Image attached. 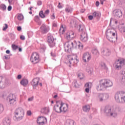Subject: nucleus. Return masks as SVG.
<instances>
[{
    "mask_svg": "<svg viewBox=\"0 0 125 125\" xmlns=\"http://www.w3.org/2000/svg\"><path fill=\"white\" fill-rule=\"evenodd\" d=\"M11 125V119L9 117H6L3 120L2 125Z\"/></svg>",
    "mask_w": 125,
    "mask_h": 125,
    "instance_id": "20",
    "label": "nucleus"
},
{
    "mask_svg": "<svg viewBox=\"0 0 125 125\" xmlns=\"http://www.w3.org/2000/svg\"><path fill=\"white\" fill-rule=\"evenodd\" d=\"M120 96L121 97V104H124V103H125V92L121 91V95Z\"/></svg>",
    "mask_w": 125,
    "mask_h": 125,
    "instance_id": "24",
    "label": "nucleus"
},
{
    "mask_svg": "<svg viewBox=\"0 0 125 125\" xmlns=\"http://www.w3.org/2000/svg\"><path fill=\"white\" fill-rule=\"evenodd\" d=\"M51 19L54 20L55 19V16L54 15V14H53L51 16Z\"/></svg>",
    "mask_w": 125,
    "mask_h": 125,
    "instance_id": "63",
    "label": "nucleus"
},
{
    "mask_svg": "<svg viewBox=\"0 0 125 125\" xmlns=\"http://www.w3.org/2000/svg\"><path fill=\"white\" fill-rule=\"evenodd\" d=\"M6 100L8 102V105L10 106H13L16 104V96L13 94H10L7 97Z\"/></svg>",
    "mask_w": 125,
    "mask_h": 125,
    "instance_id": "7",
    "label": "nucleus"
},
{
    "mask_svg": "<svg viewBox=\"0 0 125 125\" xmlns=\"http://www.w3.org/2000/svg\"><path fill=\"white\" fill-rule=\"evenodd\" d=\"M39 83H40V78H35L33 79L31 82V85H32L34 89H36V88H37V87L39 85Z\"/></svg>",
    "mask_w": 125,
    "mask_h": 125,
    "instance_id": "15",
    "label": "nucleus"
},
{
    "mask_svg": "<svg viewBox=\"0 0 125 125\" xmlns=\"http://www.w3.org/2000/svg\"><path fill=\"white\" fill-rule=\"evenodd\" d=\"M12 49H13V50H16V49H17V48H18V46H17L14 44H13L12 45Z\"/></svg>",
    "mask_w": 125,
    "mask_h": 125,
    "instance_id": "44",
    "label": "nucleus"
},
{
    "mask_svg": "<svg viewBox=\"0 0 125 125\" xmlns=\"http://www.w3.org/2000/svg\"><path fill=\"white\" fill-rule=\"evenodd\" d=\"M106 39L110 42H116L118 40V33L114 29H108L106 32Z\"/></svg>",
    "mask_w": 125,
    "mask_h": 125,
    "instance_id": "2",
    "label": "nucleus"
},
{
    "mask_svg": "<svg viewBox=\"0 0 125 125\" xmlns=\"http://www.w3.org/2000/svg\"><path fill=\"white\" fill-rule=\"evenodd\" d=\"M124 65H125V60L119 59L115 62V68L116 70H121Z\"/></svg>",
    "mask_w": 125,
    "mask_h": 125,
    "instance_id": "9",
    "label": "nucleus"
},
{
    "mask_svg": "<svg viewBox=\"0 0 125 125\" xmlns=\"http://www.w3.org/2000/svg\"><path fill=\"white\" fill-rule=\"evenodd\" d=\"M4 108H3V105L0 104V114H1L3 112Z\"/></svg>",
    "mask_w": 125,
    "mask_h": 125,
    "instance_id": "45",
    "label": "nucleus"
},
{
    "mask_svg": "<svg viewBox=\"0 0 125 125\" xmlns=\"http://www.w3.org/2000/svg\"><path fill=\"white\" fill-rule=\"evenodd\" d=\"M34 21L35 22H39V21H40V17H39V16H36L35 17Z\"/></svg>",
    "mask_w": 125,
    "mask_h": 125,
    "instance_id": "47",
    "label": "nucleus"
},
{
    "mask_svg": "<svg viewBox=\"0 0 125 125\" xmlns=\"http://www.w3.org/2000/svg\"><path fill=\"white\" fill-rule=\"evenodd\" d=\"M41 113L42 114H45V115H46V114L48 113V109H47L46 107L42 108L41 110Z\"/></svg>",
    "mask_w": 125,
    "mask_h": 125,
    "instance_id": "32",
    "label": "nucleus"
},
{
    "mask_svg": "<svg viewBox=\"0 0 125 125\" xmlns=\"http://www.w3.org/2000/svg\"><path fill=\"white\" fill-rule=\"evenodd\" d=\"M113 14L114 16H117V17H118L119 18H120V17L123 16V13L121 10H115L113 11Z\"/></svg>",
    "mask_w": 125,
    "mask_h": 125,
    "instance_id": "21",
    "label": "nucleus"
},
{
    "mask_svg": "<svg viewBox=\"0 0 125 125\" xmlns=\"http://www.w3.org/2000/svg\"><path fill=\"white\" fill-rule=\"evenodd\" d=\"M99 83V84L96 87L98 91H104L108 87L113 86V82L109 80L102 79L100 81Z\"/></svg>",
    "mask_w": 125,
    "mask_h": 125,
    "instance_id": "1",
    "label": "nucleus"
},
{
    "mask_svg": "<svg viewBox=\"0 0 125 125\" xmlns=\"http://www.w3.org/2000/svg\"><path fill=\"white\" fill-rule=\"evenodd\" d=\"M14 120L16 122L21 121L24 117V110L21 107L17 108L14 112Z\"/></svg>",
    "mask_w": 125,
    "mask_h": 125,
    "instance_id": "3",
    "label": "nucleus"
},
{
    "mask_svg": "<svg viewBox=\"0 0 125 125\" xmlns=\"http://www.w3.org/2000/svg\"><path fill=\"white\" fill-rule=\"evenodd\" d=\"M98 100L100 102H103L105 100L109 99V94L108 93H100L98 95Z\"/></svg>",
    "mask_w": 125,
    "mask_h": 125,
    "instance_id": "12",
    "label": "nucleus"
},
{
    "mask_svg": "<svg viewBox=\"0 0 125 125\" xmlns=\"http://www.w3.org/2000/svg\"><path fill=\"white\" fill-rule=\"evenodd\" d=\"M22 78V75H18V76H17V79H18V80H21V79Z\"/></svg>",
    "mask_w": 125,
    "mask_h": 125,
    "instance_id": "53",
    "label": "nucleus"
},
{
    "mask_svg": "<svg viewBox=\"0 0 125 125\" xmlns=\"http://www.w3.org/2000/svg\"><path fill=\"white\" fill-rule=\"evenodd\" d=\"M120 95H122V91L121 92H117L115 94V99L116 102L117 103H121L122 104V97H120Z\"/></svg>",
    "mask_w": 125,
    "mask_h": 125,
    "instance_id": "18",
    "label": "nucleus"
},
{
    "mask_svg": "<svg viewBox=\"0 0 125 125\" xmlns=\"http://www.w3.org/2000/svg\"><path fill=\"white\" fill-rule=\"evenodd\" d=\"M63 103H62L60 106L58 104L54 105L53 107L54 111L56 113H62V107H63Z\"/></svg>",
    "mask_w": 125,
    "mask_h": 125,
    "instance_id": "14",
    "label": "nucleus"
},
{
    "mask_svg": "<svg viewBox=\"0 0 125 125\" xmlns=\"http://www.w3.org/2000/svg\"><path fill=\"white\" fill-rule=\"evenodd\" d=\"M75 37V33L73 31L70 32L66 35V38L67 40H72Z\"/></svg>",
    "mask_w": 125,
    "mask_h": 125,
    "instance_id": "22",
    "label": "nucleus"
},
{
    "mask_svg": "<svg viewBox=\"0 0 125 125\" xmlns=\"http://www.w3.org/2000/svg\"><path fill=\"white\" fill-rule=\"evenodd\" d=\"M101 54L102 55L104 56H110L111 54V52L106 48H102L101 49Z\"/></svg>",
    "mask_w": 125,
    "mask_h": 125,
    "instance_id": "17",
    "label": "nucleus"
},
{
    "mask_svg": "<svg viewBox=\"0 0 125 125\" xmlns=\"http://www.w3.org/2000/svg\"><path fill=\"white\" fill-rule=\"evenodd\" d=\"M84 86H85V87H86V88H89V83H86V84H85Z\"/></svg>",
    "mask_w": 125,
    "mask_h": 125,
    "instance_id": "56",
    "label": "nucleus"
},
{
    "mask_svg": "<svg viewBox=\"0 0 125 125\" xmlns=\"http://www.w3.org/2000/svg\"><path fill=\"white\" fill-rule=\"evenodd\" d=\"M101 15V14L99 12L95 11L93 13V17H97V18H98V17H100Z\"/></svg>",
    "mask_w": 125,
    "mask_h": 125,
    "instance_id": "33",
    "label": "nucleus"
},
{
    "mask_svg": "<svg viewBox=\"0 0 125 125\" xmlns=\"http://www.w3.org/2000/svg\"><path fill=\"white\" fill-rule=\"evenodd\" d=\"M86 72L88 73L89 74H92V69L90 66H88L86 69Z\"/></svg>",
    "mask_w": 125,
    "mask_h": 125,
    "instance_id": "40",
    "label": "nucleus"
},
{
    "mask_svg": "<svg viewBox=\"0 0 125 125\" xmlns=\"http://www.w3.org/2000/svg\"><path fill=\"white\" fill-rule=\"evenodd\" d=\"M26 114L27 116H31L32 115V112L30 110H28Z\"/></svg>",
    "mask_w": 125,
    "mask_h": 125,
    "instance_id": "52",
    "label": "nucleus"
},
{
    "mask_svg": "<svg viewBox=\"0 0 125 125\" xmlns=\"http://www.w3.org/2000/svg\"><path fill=\"white\" fill-rule=\"evenodd\" d=\"M4 25H5V26H3L2 28L3 31H5L6 29L8 28V25H7V24L5 23Z\"/></svg>",
    "mask_w": 125,
    "mask_h": 125,
    "instance_id": "49",
    "label": "nucleus"
},
{
    "mask_svg": "<svg viewBox=\"0 0 125 125\" xmlns=\"http://www.w3.org/2000/svg\"><path fill=\"white\" fill-rule=\"evenodd\" d=\"M78 78H79L80 80H83V79L84 78V75L82 73H78Z\"/></svg>",
    "mask_w": 125,
    "mask_h": 125,
    "instance_id": "37",
    "label": "nucleus"
},
{
    "mask_svg": "<svg viewBox=\"0 0 125 125\" xmlns=\"http://www.w3.org/2000/svg\"><path fill=\"white\" fill-rule=\"evenodd\" d=\"M65 106L66 107L63 106L62 107V112H63V113H66V112H67L68 110V104H65Z\"/></svg>",
    "mask_w": 125,
    "mask_h": 125,
    "instance_id": "38",
    "label": "nucleus"
},
{
    "mask_svg": "<svg viewBox=\"0 0 125 125\" xmlns=\"http://www.w3.org/2000/svg\"><path fill=\"white\" fill-rule=\"evenodd\" d=\"M0 9L3 10V11H5L6 10V6L4 4H1L0 5Z\"/></svg>",
    "mask_w": 125,
    "mask_h": 125,
    "instance_id": "34",
    "label": "nucleus"
},
{
    "mask_svg": "<svg viewBox=\"0 0 125 125\" xmlns=\"http://www.w3.org/2000/svg\"><path fill=\"white\" fill-rule=\"evenodd\" d=\"M37 124L39 125H43L45 123H47V119L46 118L43 117V116L39 117L37 120Z\"/></svg>",
    "mask_w": 125,
    "mask_h": 125,
    "instance_id": "13",
    "label": "nucleus"
},
{
    "mask_svg": "<svg viewBox=\"0 0 125 125\" xmlns=\"http://www.w3.org/2000/svg\"><path fill=\"white\" fill-rule=\"evenodd\" d=\"M83 110L84 112H89L90 110V106L89 105H86L83 107Z\"/></svg>",
    "mask_w": 125,
    "mask_h": 125,
    "instance_id": "29",
    "label": "nucleus"
},
{
    "mask_svg": "<svg viewBox=\"0 0 125 125\" xmlns=\"http://www.w3.org/2000/svg\"><path fill=\"white\" fill-rule=\"evenodd\" d=\"M58 8H62V5H61V3H60V2H59V4H58Z\"/></svg>",
    "mask_w": 125,
    "mask_h": 125,
    "instance_id": "61",
    "label": "nucleus"
},
{
    "mask_svg": "<svg viewBox=\"0 0 125 125\" xmlns=\"http://www.w3.org/2000/svg\"><path fill=\"white\" fill-rule=\"evenodd\" d=\"M59 32L60 34H63V33H65V29H64V28L63 27V26H62L60 27Z\"/></svg>",
    "mask_w": 125,
    "mask_h": 125,
    "instance_id": "36",
    "label": "nucleus"
},
{
    "mask_svg": "<svg viewBox=\"0 0 125 125\" xmlns=\"http://www.w3.org/2000/svg\"><path fill=\"white\" fill-rule=\"evenodd\" d=\"M118 29L121 33H125V24L122 23L120 24Z\"/></svg>",
    "mask_w": 125,
    "mask_h": 125,
    "instance_id": "23",
    "label": "nucleus"
},
{
    "mask_svg": "<svg viewBox=\"0 0 125 125\" xmlns=\"http://www.w3.org/2000/svg\"><path fill=\"white\" fill-rule=\"evenodd\" d=\"M31 62L34 64H37L40 62V56L38 53H33L30 58Z\"/></svg>",
    "mask_w": 125,
    "mask_h": 125,
    "instance_id": "11",
    "label": "nucleus"
},
{
    "mask_svg": "<svg viewBox=\"0 0 125 125\" xmlns=\"http://www.w3.org/2000/svg\"><path fill=\"white\" fill-rule=\"evenodd\" d=\"M40 30L42 34H46L49 31V27L43 24L40 27Z\"/></svg>",
    "mask_w": 125,
    "mask_h": 125,
    "instance_id": "16",
    "label": "nucleus"
},
{
    "mask_svg": "<svg viewBox=\"0 0 125 125\" xmlns=\"http://www.w3.org/2000/svg\"><path fill=\"white\" fill-rule=\"evenodd\" d=\"M104 112L107 115V116H111V117H117V113L115 111H112V108L109 105H106L104 109Z\"/></svg>",
    "mask_w": 125,
    "mask_h": 125,
    "instance_id": "8",
    "label": "nucleus"
},
{
    "mask_svg": "<svg viewBox=\"0 0 125 125\" xmlns=\"http://www.w3.org/2000/svg\"><path fill=\"white\" fill-rule=\"evenodd\" d=\"M85 92L88 93L89 92V88H86L85 89Z\"/></svg>",
    "mask_w": 125,
    "mask_h": 125,
    "instance_id": "62",
    "label": "nucleus"
},
{
    "mask_svg": "<svg viewBox=\"0 0 125 125\" xmlns=\"http://www.w3.org/2000/svg\"><path fill=\"white\" fill-rule=\"evenodd\" d=\"M92 53L94 54V55H97L99 54V53L98 52V50L96 48H94L92 50Z\"/></svg>",
    "mask_w": 125,
    "mask_h": 125,
    "instance_id": "35",
    "label": "nucleus"
},
{
    "mask_svg": "<svg viewBox=\"0 0 125 125\" xmlns=\"http://www.w3.org/2000/svg\"><path fill=\"white\" fill-rule=\"evenodd\" d=\"M77 42L76 41H69L64 44L65 51L66 52H70L72 49L77 48Z\"/></svg>",
    "mask_w": 125,
    "mask_h": 125,
    "instance_id": "4",
    "label": "nucleus"
},
{
    "mask_svg": "<svg viewBox=\"0 0 125 125\" xmlns=\"http://www.w3.org/2000/svg\"><path fill=\"white\" fill-rule=\"evenodd\" d=\"M42 1L41 0H39L38 1H37V5H42Z\"/></svg>",
    "mask_w": 125,
    "mask_h": 125,
    "instance_id": "54",
    "label": "nucleus"
},
{
    "mask_svg": "<svg viewBox=\"0 0 125 125\" xmlns=\"http://www.w3.org/2000/svg\"><path fill=\"white\" fill-rule=\"evenodd\" d=\"M47 41L50 47H54L55 46V41L53 36L50 34H48L47 37Z\"/></svg>",
    "mask_w": 125,
    "mask_h": 125,
    "instance_id": "10",
    "label": "nucleus"
},
{
    "mask_svg": "<svg viewBox=\"0 0 125 125\" xmlns=\"http://www.w3.org/2000/svg\"><path fill=\"white\" fill-rule=\"evenodd\" d=\"M122 75L121 82L122 83H125V69L120 72Z\"/></svg>",
    "mask_w": 125,
    "mask_h": 125,
    "instance_id": "25",
    "label": "nucleus"
},
{
    "mask_svg": "<svg viewBox=\"0 0 125 125\" xmlns=\"http://www.w3.org/2000/svg\"><path fill=\"white\" fill-rule=\"evenodd\" d=\"M100 66L102 68V69H104V70L107 69V66H106V64H105V63L104 62H101Z\"/></svg>",
    "mask_w": 125,
    "mask_h": 125,
    "instance_id": "31",
    "label": "nucleus"
},
{
    "mask_svg": "<svg viewBox=\"0 0 125 125\" xmlns=\"http://www.w3.org/2000/svg\"><path fill=\"white\" fill-rule=\"evenodd\" d=\"M70 24V25H71V26H73V25H74V27L75 28H77V23H76V22H75L74 20L71 21Z\"/></svg>",
    "mask_w": 125,
    "mask_h": 125,
    "instance_id": "43",
    "label": "nucleus"
},
{
    "mask_svg": "<svg viewBox=\"0 0 125 125\" xmlns=\"http://www.w3.org/2000/svg\"><path fill=\"white\" fill-rule=\"evenodd\" d=\"M29 82L28 81V80L27 79H22L21 81V85H23V86H27V85L28 84Z\"/></svg>",
    "mask_w": 125,
    "mask_h": 125,
    "instance_id": "27",
    "label": "nucleus"
},
{
    "mask_svg": "<svg viewBox=\"0 0 125 125\" xmlns=\"http://www.w3.org/2000/svg\"><path fill=\"white\" fill-rule=\"evenodd\" d=\"M10 84H11V82L9 80L4 79L2 77H0V89H3L6 86L10 85Z\"/></svg>",
    "mask_w": 125,
    "mask_h": 125,
    "instance_id": "6",
    "label": "nucleus"
},
{
    "mask_svg": "<svg viewBox=\"0 0 125 125\" xmlns=\"http://www.w3.org/2000/svg\"><path fill=\"white\" fill-rule=\"evenodd\" d=\"M20 39L22 41H25V36L21 35L20 37Z\"/></svg>",
    "mask_w": 125,
    "mask_h": 125,
    "instance_id": "55",
    "label": "nucleus"
},
{
    "mask_svg": "<svg viewBox=\"0 0 125 125\" xmlns=\"http://www.w3.org/2000/svg\"><path fill=\"white\" fill-rule=\"evenodd\" d=\"M74 86L77 88L80 87V85L78 84V82H77V81H75L74 82Z\"/></svg>",
    "mask_w": 125,
    "mask_h": 125,
    "instance_id": "48",
    "label": "nucleus"
},
{
    "mask_svg": "<svg viewBox=\"0 0 125 125\" xmlns=\"http://www.w3.org/2000/svg\"><path fill=\"white\" fill-rule=\"evenodd\" d=\"M79 31L81 33V40L83 42H85L87 41V35L85 33V27L83 25H79Z\"/></svg>",
    "mask_w": 125,
    "mask_h": 125,
    "instance_id": "5",
    "label": "nucleus"
},
{
    "mask_svg": "<svg viewBox=\"0 0 125 125\" xmlns=\"http://www.w3.org/2000/svg\"><path fill=\"white\" fill-rule=\"evenodd\" d=\"M81 122L82 124H83V125H84L86 124V123H87V119H86V118H83L82 119Z\"/></svg>",
    "mask_w": 125,
    "mask_h": 125,
    "instance_id": "42",
    "label": "nucleus"
},
{
    "mask_svg": "<svg viewBox=\"0 0 125 125\" xmlns=\"http://www.w3.org/2000/svg\"><path fill=\"white\" fill-rule=\"evenodd\" d=\"M53 27H57V23L56 22H53Z\"/></svg>",
    "mask_w": 125,
    "mask_h": 125,
    "instance_id": "64",
    "label": "nucleus"
},
{
    "mask_svg": "<svg viewBox=\"0 0 125 125\" xmlns=\"http://www.w3.org/2000/svg\"><path fill=\"white\" fill-rule=\"evenodd\" d=\"M83 58L84 62H88L91 59V55L89 53L86 52L83 54Z\"/></svg>",
    "mask_w": 125,
    "mask_h": 125,
    "instance_id": "19",
    "label": "nucleus"
},
{
    "mask_svg": "<svg viewBox=\"0 0 125 125\" xmlns=\"http://www.w3.org/2000/svg\"><path fill=\"white\" fill-rule=\"evenodd\" d=\"M78 46L79 47V48H83V44L82 43H80V42H79V44L78 45Z\"/></svg>",
    "mask_w": 125,
    "mask_h": 125,
    "instance_id": "51",
    "label": "nucleus"
},
{
    "mask_svg": "<svg viewBox=\"0 0 125 125\" xmlns=\"http://www.w3.org/2000/svg\"><path fill=\"white\" fill-rule=\"evenodd\" d=\"M39 16L41 18H45V15L43 14V11H42L40 12Z\"/></svg>",
    "mask_w": 125,
    "mask_h": 125,
    "instance_id": "39",
    "label": "nucleus"
},
{
    "mask_svg": "<svg viewBox=\"0 0 125 125\" xmlns=\"http://www.w3.org/2000/svg\"><path fill=\"white\" fill-rule=\"evenodd\" d=\"M33 100H34V97L29 98L28 99V101H29V102L33 101Z\"/></svg>",
    "mask_w": 125,
    "mask_h": 125,
    "instance_id": "57",
    "label": "nucleus"
},
{
    "mask_svg": "<svg viewBox=\"0 0 125 125\" xmlns=\"http://www.w3.org/2000/svg\"><path fill=\"white\" fill-rule=\"evenodd\" d=\"M3 59H6V60H9V59H10V57L9 55H5L3 57Z\"/></svg>",
    "mask_w": 125,
    "mask_h": 125,
    "instance_id": "46",
    "label": "nucleus"
},
{
    "mask_svg": "<svg viewBox=\"0 0 125 125\" xmlns=\"http://www.w3.org/2000/svg\"><path fill=\"white\" fill-rule=\"evenodd\" d=\"M99 4H100V3L99 2V1H97L96 2V6H97V7H98L99 6Z\"/></svg>",
    "mask_w": 125,
    "mask_h": 125,
    "instance_id": "60",
    "label": "nucleus"
},
{
    "mask_svg": "<svg viewBox=\"0 0 125 125\" xmlns=\"http://www.w3.org/2000/svg\"><path fill=\"white\" fill-rule=\"evenodd\" d=\"M7 9L8 11H11V9H12V7L11 5H9L8 6Z\"/></svg>",
    "mask_w": 125,
    "mask_h": 125,
    "instance_id": "58",
    "label": "nucleus"
},
{
    "mask_svg": "<svg viewBox=\"0 0 125 125\" xmlns=\"http://www.w3.org/2000/svg\"><path fill=\"white\" fill-rule=\"evenodd\" d=\"M72 11L73 8H72V7L71 6L67 7L65 8V12H66V13H72Z\"/></svg>",
    "mask_w": 125,
    "mask_h": 125,
    "instance_id": "30",
    "label": "nucleus"
},
{
    "mask_svg": "<svg viewBox=\"0 0 125 125\" xmlns=\"http://www.w3.org/2000/svg\"><path fill=\"white\" fill-rule=\"evenodd\" d=\"M18 19L20 21H22V20L24 19V16H23V15L20 14L18 16Z\"/></svg>",
    "mask_w": 125,
    "mask_h": 125,
    "instance_id": "41",
    "label": "nucleus"
},
{
    "mask_svg": "<svg viewBox=\"0 0 125 125\" xmlns=\"http://www.w3.org/2000/svg\"><path fill=\"white\" fill-rule=\"evenodd\" d=\"M89 20H92L93 19V16L90 15L88 16Z\"/></svg>",
    "mask_w": 125,
    "mask_h": 125,
    "instance_id": "59",
    "label": "nucleus"
},
{
    "mask_svg": "<svg viewBox=\"0 0 125 125\" xmlns=\"http://www.w3.org/2000/svg\"><path fill=\"white\" fill-rule=\"evenodd\" d=\"M79 62V61L77 58H71L70 60H69L68 61V63L69 64H72V63H74L75 64H77Z\"/></svg>",
    "mask_w": 125,
    "mask_h": 125,
    "instance_id": "26",
    "label": "nucleus"
},
{
    "mask_svg": "<svg viewBox=\"0 0 125 125\" xmlns=\"http://www.w3.org/2000/svg\"><path fill=\"white\" fill-rule=\"evenodd\" d=\"M44 14L45 15V17L49 14V10H46L45 11Z\"/></svg>",
    "mask_w": 125,
    "mask_h": 125,
    "instance_id": "50",
    "label": "nucleus"
},
{
    "mask_svg": "<svg viewBox=\"0 0 125 125\" xmlns=\"http://www.w3.org/2000/svg\"><path fill=\"white\" fill-rule=\"evenodd\" d=\"M75 122L72 120H67L65 124V125H75L74 124Z\"/></svg>",
    "mask_w": 125,
    "mask_h": 125,
    "instance_id": "28",
    "label": "nucleus"
}]
</instances>
